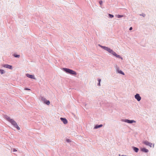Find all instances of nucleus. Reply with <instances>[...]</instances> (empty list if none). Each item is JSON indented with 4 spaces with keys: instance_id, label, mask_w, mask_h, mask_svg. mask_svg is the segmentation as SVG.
<instances>
[{
    "instance_id": "9",
    "label": "nucleus",
    "mask_w": 156,
    "mask_h": 156,
    "mask_svg": "<svg viewBox=\"0 0 156 156\" xmlns=\"http://www.w3.org/2000/svg\"><path fill=\"white\" fill-rule=\"evenodd\" d=\"M26 76L29 78L31 79H36L34 77V75H30L28 73L26 74Z\"/></svg>"
},
{
    "instance_id": "13",
    "label": "nucleus",
    "mask_w": 156,
    "mask_h": 156,
    "mask_svg": "<svg viewBox=\"0 0 156 156\" xmlns=\"http://www.w3.org/2000/svg\"><path fill=\"white\" fill-rule=\"evenodd\" d=\"M132 148L133 150L136 153H137L139 151V149L137 147H132Z\"/></svg>"
},
{
    "instance_id": "10",
    "label": "nucleus",
    "mask_w": 156,
    "mask_h": 156,
    "mask_svg": "<svg viewBox=\"0 0 156 156\" xmlns=\"http://www.w3.org/2000/svg\"><path fill=\"white\" fill-rule=\"evenodd\" d=\"M60 119L65 124H66L68 122L67 120L65 118L61 117Z\"/></svg>"
},
{
    "instance_id": "15",
    "label": "nucleus",
    "mask_w": 156,
    "mask_h": 156,
    "mask_svg": "<svg viewBox=\"0 0 156 156\" xmlns=\"http://www.w3.org/2000/svg\"><path fill=\"white\" fill-rule=\"evenodd\" d=\"M103 126L101 124L100 125H96L95 126L94 129H97L101 127H102Z\"/></svg>"
},
{
    "instance_id": "25",
    "label": "nucleus",
    "mask_w": 156,
    "mask_h": 156,
    "mask_svg": "<svg viewBox=\"0 0 156 156\" xmlns=\"http://www.w3.org/2000/svg\"><path fill=\"white\" fill-rule=\"evenodd\" d=\"M102 3H103V2L101 0V1H99V4L101 5H102Z\"/></svg>"
},
{
    "instance_id": "19",
    "label": "nucleus",
    "mask_w": 156,
    "mask_h": 156,
    "mask_svg": "<svg viewBox=\"0 0 156 156\" xmlns=\"http://www.w3.org/2000/svg\"><path fill=\"white\" fill-rule=\"evenodd\" d=\"M44 103L47 105H49L50 103V102L49 101L46 100Z\"/></svg>"
},
{
    "instance_id": "1",
    "label": "nucleus",
    "mask_w": 156,
    "mask_h": 156,
    "mask_svg": "<svg viewBox=\"0 0 156 156\" xmlns=\"http://www.w3.org/2000/svg\"><path fill=\"white\" fill-rule=\"evenodd\" d=\"M63 70L66 73L76 75L77 74L76 73L75 71L69 69L63 68Z\"/></svg>"
},
{
    "instance_id": "11",
    "label": "nucleus",
    "mask_w": 156,
    "mask_h": 156,
    "mask_svg": "<svg viewBox=\"0 0 156 156\" xmlns=\"http://www.w3.org/2000/svg\"><path fill=\"white\" fill-rule=\"evenodd\" d=\"M4 117L9 122H10L11 120L12 119H11L7 115H5Z\"/></svg>"
},
{
    "instance_id": "32",
    "label": "nucleus",
    "mask_w": 156,
    "mask_h": 156,
    "mask_svg": "<svg viewBox=\"0 0 156 156\" xmlns=\"http://www.w3.org/2000/svg\"><path fill=\"white\" fill-rule=\"evenodd\" d=\"M154 147V144L153 145V147Z\"/></svg>"
},
{
    "instance_id": "16",
    "label": "nucleus",
    "mask_w": 156,
    "mask_h": 156,
    "mask_svg": "<svg viewBox=\"0 0 156 156\" xmlns=\"http://www.w3.org/2000/svg\"><path fill=\"white\" fill-rule=\"evenodd\" d=\"M114 56L117 58L121 59L122 60L123 59L122 58L120 55H117L116 53H115Z\"/></svg>"
},
{
    "instance_id": "22",
    "label": "nucleus",
    "mask_w": 156,
    "mask_h": 156,
    "mask_svg": "<svg viewBox=\"0 0 156 156\" xmlns=\"http://www.w3.org/2000/svg\"><path fill=\"white\" fill-rule=\"evenodd\" d=\"M108 16H109V17L110 18H112L114 17V16L113 15L110 14H108Z\"/></svg>"
},
{
    "instance_id": "4",
    "label": "nucleus",
    "mask_w": 156,
    "mask_h": 156,
    "mask_svg": "<svg viewBox=\"0 0 156 156\" xmlns=\"http://www.w3.org/2000/svg\"><path fill=\"white\" fill-rule=\"evenodd\" d=\"M115 67L116 68V72L122 74L123 75H125L124 72H123L122 71L119 70V67H118L117 65L115 66Z\"/></svg>"
},
{
    "instance_id": "2",
    "label": "nucleus",
    "mask_w": 156,
    "mask_h": 156,
    "mask_svg": "<svg viewBox=\"0 0 156 156\" xmlns=\"http://www.w3.org/2000/svg\"><path fill=\"white\" fill-rule=\"evenodd\" d=\"M10 122L11 123L14 127L16 128L18 130L20 129V127L18 126L17 124L14 119H12L11 120Z\"/></svg>"
},
{
    "instance_id": "29",
    "label": "nucleus",
    "mask_w": 156,
    "mask_h": 156,
    "mask_svg": "<svg viewBox=\"0 0 156 156\" xmlns=\"http://www.w3.org/2000/svg\"><path fill=\"white\" fill-rule=\"evenodd\" d=\"M133 29V28H132V27H131L129 28V30H132Z\"/></svg>"
},
{
    "instance_id": "17",
    "label": "nucleus",
    "mask_w": 156,
    "mask_h": 156,
    "mask_svg": "<svg viewBox=\"0 0 156 156\" xmlns=\"http://www.w3.org/2000/svg\"><path fill=\"white\" fill-rule=\"evenodd\" d=\"M41 100L44 103V102L46 100L45 98H44L43 97L41 96L40 98Z\"/></svg>"
},
{
    "instance_id": "8",
    "label": "nucleus",
    "mask_w": 156,
    "mask_h": 156,
    "mask_svg": "<svg viewBox=\"0 0 156 156\" xmlns=\"http://www.w3.org/2000/svg\"><path fill=\"white\" fill-rule=\"evenodd\" d=\"M108 50H107V51H108L109 53H110V54H112L114 56L116 53L112 49H110L109 48H108Z\"/></svg>"
},
{
    "instance_id": "24",
    "label": "nucleus",
    "mask_w": 156,
    "mask_h": 156,
    "mask_svg": "<svg viewBox=\"0 0 156 156\" xmlns=\"http://www.w3.org/2000/svg\"><path fill=\"white\" fill-rule=\"evenodd\" d=\"M140 16H143L144 17H145L146 16V15L144 14V13H142V14H140Z\"/></svg>"
},
{
    "instance_id": "3",
    "label": "nucleus",
    "mask_w": 156,
    "mask_h": 156,
    "mask_svg": "<svg viewBox=\"0 0 156 156\" xmlns=\"http://www.w3.org/2000/svg\"><path fill=\"white\" fill-rule=\"evenodd\" d=\"M2 66L3 67L8 69H12V66L11 65H10L8 64H2Z\"/></svg>"
},
{
    "instance_id": "12",
    "label": "nucleus",
    "mask_w": 156,
    "mask_h": 156,
    "mask_svg": "<svg viewBox=\"0 0 156 156\" xmlns=\"http://www.w3.org/2000/svg\"><path fill=\"white\" fill-rule=\"evenodd\" d=\"M141 151L144 152L145 153H147L149 151V150L145 148H141L140 149Z\"/></svg>"
},
{
    "instance_id": "6",
    "label": "nucleus",
    "mask_w": 156,
    "mask_h": 156,
    "mask_svg": "<svg viewBox=\"0 0 156 156\" xmlns=\"http://www.w3.org/2000/svg\"><path fill=\"white\" fill-rule=\"evenodd\" d=\"M134 98L137 100L139 101L141 100V98L140 96V94H136L134 96Z\"/></svg>"
},
{
    "instance_id": "20",
    "label": "nucleus",
    "mask_w": 156,
    "mask_h": 156,
    "mask_svg": "<svg viewBox=\"0 0 156 156\" xmlns=\"http://www.w3.org/2000/svg\"><path fill=\"white\" fill-rule=\"evenodd\" d=\"M13 56L16 58H19L20 57V55H16L14 54L13 55Z\"/></svg>"
},
{
    "instance_id": "27",
    "label": "nucleus",
    "mask_w": 156,
    "mask_h": 156,
    "mask_svg": "<svg viewBox=\"0 0 156 156\" xmlns=\"http://www.w3.org/2000/svg\"><path fill=\"white\" fill-rule=\"evenodd\" d=\"M24 90H30V89L28 88H25Z\"/></svg>"
},
{
    "instance_id": "23",
    "label": "nucleus",
    "mask_w": 156,
    "mask_h": 156,
    "mask_svg": "<svg viewBox=\"0 0 156 156\" xmlns=\"http://www.w3.org/2000/svg\"><path fill=\"white\" fill-rule=\"evenodd\" d=\"M11 151L12 150V152H16L17 151V150L15 148H13L12 149H11Z\"/></svg>"
},
{
    "instance_id": "26",
    "label": "nucleus",
    "mask_w": 156,
    "mask_h": 156,
    "mask_svg": "<svg viewBox=\"0 0 156 156\" xmlns=\"http://www.w3.org/2000/svg\"><path fill=\"white\" fill-rule=\"evenodd\" d=\"M66 141L68 143H69L71 142V140L69 139H67L66 140Z\"/></svg>"
},
{
    "instance_id": "28",
    "label": "nucleus",
    "mask_w": 156,
    "mask_h": 156,
    "mask_svg": "<svg viewBox=\"0 0 156 156\" xmlns=\"http://www.w3.org/2000/svg\"><path fill=\"white\" fill-rule=\"evenodd\" d=\"M98 81L99 83H100V82L101 81V80L100 79H98Z\"/></svg>"
},
{
    "instance_id": "31",
    "label": "nucleus",
    "mask_w": 156,
    "mask_h": 156,
    "mask_svg": "<svg viewBox=\"0 0 156 156\" xmlns=\"http://www.w3.org/2000/svg\"><path fill=\"white\" fill-rule=\"evenodd\" d=\"M98 86H100V83H98Z\"/></svg>"
},
{
    "instance_id": "18",
    "label": "nucleus",
    "mask_w": 156,
    "mask_h": 156,
    "mask_svg": "<svg viewBox=\"0 0 156 156\" xmlns=\"http://www.w3.org/2000/svg\"><path fill=\"white\" fill-rule=\"evenodd\" d=\"M5 72L4 70L2 69H0V74H1V75H2V74H5Z\"/></svg>"
},
{
    "instance_id": "14",
    "label": "nucleus",
    "mask_w": 156,
    "mask_h": 156,
    "mask_svg": "<svg viewBox=\"0 0 156 156\" xmlns=\"http://www.w3.org/2000/svg\"><path fill=\"white\" fill-rule=\"evenodd\" d=\"M99 46L100 47H101V48H102L103 49H104L105 50H106V51H107V50H108V47H105V46H103L100 45V44H99Z\"/></svg>"
},
{
    "instance_id": "5",
    "label": "nucleus",
    "mask_w": 156,
    "mask_h": 156,
    "mask_svg": "<svg viewBox=\"0 0 156 156\" xmlns=\"http://www.w3.org/2000/svg\"><path fill=\"white\" fill-rule=\"evenodd\" d=\"M131 124L133 123H136V121L134 120H129L128 119H123L122 121Z\"/></svg>"
},
{
    "instance_id": "30",
    "label": "nucleus",
    "mask_w": 156,
    "mask_h": 156,
    "mask_svg": "<svg viewBox=\"0 0 156 156\" xmlns=\"http://www.w3.org/2000/svg\"><path fill=\"white\" fill-rule=\"evenodd\" d=\"M119 156H127L126 155H121L120 154H119Z\"/></svg>"
},
{
    "instance_id": "7",
    "label": "nucleus",
    "mask_w": 156,
    "mask_h": 156,
    "mask_svg": "<svg viewBox=\"0 0 156 156\" xmlns=\"http://www.w3.org/2000/svg\"><path fill=\"white\" fill-rule=\"evenodd\" d=\"M143 143L144 144L148 146L151 147H152V144L149 142L147 141H144Z\"/></svg>"
},
{
    "instance_id": "21",
    "label": "nucleus",
    "mask_w": 156,
    "mask_h": 156,
    "mask_svg": "<svg viewBox=\"0 0 156 156\" xmlns=\"http://www.w3.org/2000/svg\"><path fill=\"white\" fill-rule=\"evenodd\" d=\"M123 16V15H117V17L118 18H120Z\"/></svg>"
}]
</instances>
